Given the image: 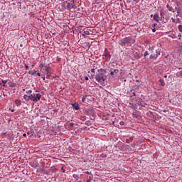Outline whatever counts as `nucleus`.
<instances>
[{
  "instance_id": "obj_1",
  "label": "nucleus",
  "mask_w": 182,
  "mask_h": 182,
  "mask_svg": "<svg viewBox=\"0 0 182 182\" xmlns=\"http://www.w3.org/2000/svg\"><path fill=\"white\" fill-rule=\"evenodd\" d=\"M156 48V46H149L148 48L149 51H145V53H144V56H149V55H150L149 58L150 59H156L159 58V56H160V49L156 50L154 49Z\"/></svg>"
},
{
  "instance_id": "obj_2",
  "label": "nucleus",
  "mask_w": 182,
  "mask_h": 182,
  "mask_svg": "<svg viewBox=\"0 0 182 182\" xmlns=\"http://www.w3.org/2000/svg\"><path fill=\"white\" fill-rule=\"evenodd\" d=\"M136 42V40L133 38L132 36L125 37L123 39L120 41V45L121 46H125L126 44L129 43L131 45H133Z\"/></svg>"
},
{
  "instance_id": "obj_3",
  "label": "nucleus",
  "mask_w": 182,
  "mask_h": 182,
  "mask_svg": "<svg viewBox=\"0 0 182 182\" xmlns=\"http://www.w3.org/2000/svg\"><path fill=\"white\" fill-rule=\"evenodd\" d=\"M42 97V95L40 93L36 94V97H35V94H31L28 95L29 100H32V102H34V103H36V102H39Z\"/></svg>"
},
{
  "instance_id": "obj_4",
  "label": "nucleus",
  "mask_w": 182,
  "mask_h": 182,
  "mask_svg": "<svg viewBox=\"0 0 182 182\" xmlns=\"http://www.w3.org/2000/svg\"><path fill=\"white\" fill-rule=\"evenodd\" d=\"M111 58L112 55H110V52H109V50L107 48H105L104 51V55H102V59H104V60H105L106 62H109Z\"/></svg>"
},
{
  "instance_id": "obj_5",
  "label": "nucleus",
  "mask_w": 182,
  "mask_h": 182,
  "mask_svg": "<svg viewBox=\"0 0 182 182\" xmlns=\"http://www.w3.org/2000/svg\"><path fill=\"white\" fill-rule=\"evenodd\" d=\"M160 15H161V18L159 14H156L154 16L153 14H151V18H153L154 21H156V22H159L162 19H164V17H163V12H161Z\"/></svg>"
},
{
  "instance_id": "obj_6",
  "label": "nucleus",
  "mask_w": 182,
  "mask_h": 182,
  "mask_svg": "<svg viewBox=\"0 0 182 182\" xmlns=\"http://www.w3.org/2000/svg\"><path fill=\"white\" fill-rule=\"evenodd\" d=\"M136 104H138L139 106H141L142 107H146V106H147L146 101H144L143 98L138 97L136 99Z\"/></svg>"
},
{
  "instance_id": "obj_7",
  "label": "nucleus",
  "mask_w": 182,
  "mask_h": 182,
  "mask_svg": "<svg viewBox=\"0 0 182 182\" xmlns=\"http://www.w3.org/2000/svg\"><path fill=\"white\" fill-rule=\"evenodd\" d=\"M95 80L99 83H101V85L103 86V82H105V77L102 75H100V74L97 75L95 76Z\"/></svg>"
},
{
  "instance_id": "obj_8",
  "label": "nucleus",
  "mask_w": 182,
  "mask_h": 182,
  "mask_svg": "<svg viewBox=\"0 0 182 182\" xmlns=\"http://www.w3.org/2000/svg\"><path fill=\"white\" fill-rule=\"evenodd\" d=\"M175 9L178 14L176 17L177 18V16H180L182 18V7H176Z\"/></svg>"
},
{
  "instance_id": "obj_9",
  "label": "nucleus",
  "mask_w": 182,
  "mask_h": 182,
  "mask_svg": "<svg viewBox=\"0 0 182 182\" xmlns=\"http://www.w3.org/2000/svg\"><path fill=\"white\" fill-rule=\"evenodd\" d=\"M43 70L46 72V75L48 77L50 76V73H52V68L51 67H45Z\"/></svg>"
},
{
  "instance_id": "obj_10",
  "label": "nucleus",
  "mask_w": 182,
  "mask_h": 182,
  "mask_svg": "<svg viewBox=\"0 0 182 182\" xmlns=\"http://www.w3.org/2000/svg\"><path fill=\"white\" fill-rule=\"evenodd\" d=\"M67 8L68 9H73V8H76V6L74 5L73 3H68Z\"/></svg>"
},
{
  "instance_id": "obj_11",
  "label": "nucleus",
  "mask_w": 182,
  "mask_h": 182,
  "mask_svg": "<svg viewBox=\"0 0 182 182\" xmlns=\"http://www.w3.org/2000/svg\"><path fill=\"white\" fill-rule=\"evenodd\" d=\"M114 73L117 75V73H119V70L114 69L113 71H110L111 76H114Z\"/></svg>"
},
{
  "instance_id": "obj_12",
  "label": "nucleus",
  "mask_w": 182,
  "mask_h": 182,
  "mask_svg": "<svg viewBox=\"0 0 182 182\" xmlns=\"http://www.w3.org/2000/svg\"><path fill=\"white\" fill-rule=\"evenodd\" d=\"M73 107H74L76 110H79L80 109V107H79V104L77 102L72 105Z\"/></svg>"
},
{
  "instance_id": "obj_13",
  "label": "nucleus",
  "mask_w": 182,
  "mask_h": 182,
  "mask_svg": "<svg viewBox=\"0 0 182 182\" xmlns=\"http://www.w3.org/2000/svg\"><path fill=\"white\" fill-rule=\"evenodd\" d=\"M166 8H167V9H168V11H170V12H173L174 13V8L170 6V5L167 4Z\"/></svg>"
},
{
  "instance_id": "obj_14",
  "label": "nucleus",
  "mask_w": 182,
  "mask_h": 182,
  "mask_svg": "<svg viewBox=\"0 0 182 182\" xmlns=\"http://www.w3.org/2000/svg\"><path fill=\"white\" fill-rule=\"evenodd\" d=\"M99 73H100V75H105L106 73V70L100 68V70H98Z\"/></svg>"
},
{
  "instance_id": "obj_15",
  "label": "nucleus",
  "mask_w": 182,
  "mask_h": 182,
  "mask_svg": "<svg viewBox=\"0 0 182 182\" xmlns=\"http://www.w3.org/2000/svg\"><path fill=\"white\" fill-rule=\"evenodd\" d=\"M129 107L132 109H136V107H137V105L130 102Z\"/></svg>"
},
{
  "instance_id": "obj_16",
  "label": "nucleus",
  "mask_w": 182,
  "mask_h": 182,
  "mask_svg": "<svg viewBox=\"0 0 182 182\" xmlns=\"http://www.w3.org/2000/svg\"><path fill=\"white\" fill-rule=\"evenodd\" d=\"M14 103H15L16 106H21V102L19 100H16L14 101Z\"/></svg>"
},
{
  "instance_id": "obj_17",
  "label": "nucleus",
  "mask_w": 182,
  "mask_h": 182,
  "mask_svg": "<svg viewBox=\"0 0 182 182\" xmlns=\"http://www.w3.org/2000/svg\"><path fill=\"white\" fill-rule=\"evenodd\" d=\"M171 21L173 23H178V21H180V18H171Z\"/></svg>"
},
{
  "instance_id": "obj_18",
  "label": "nucleus",
  "mask_w": 182,
  "mask_h": 182,
  "mask_svg": "<svg viewBox=\"0 0 182 182\" xmlns=\"http://www.w3.org/2000/svg\"><path fill=\"white\" fill-rule=\"evenodd\" d=\"M39 68H40V69L44 70L45 68H48V66L45 65V63H41V64L39 65Z\"/></svg>"
},
{
  "instance_id": "obj_19",
  "label": "nucleus",
  "mask_w": 182,
  "mask_h": 182,
  "mask_svg": "<svg viewBox=\"0 0 182 182\" xmlns=\"http://www.w3.org/2000/svg\"><path fill=\"white\" fill-rule=\"evenodd\" d=\"M10 87H16V84L12 82L9 83Z\"/></svg>"
},
{
  "instance_id": "obj_20",
  "label": "nucleus",
  "mask_w": 182,
  "mask_h": 182,
  "mask_svg": "<svg viewBox=\"0 0 182 182\" xmlns=\"http://www.w3.org/2000/svg\"><path fill=\"white\" fill-rule=\"evenodd\" d=\"M23 99H24V100H26V102H29V95H23Z\"/></svg>"
},
{
  "instance_id": "obj_21",
  "label": "nucleus",
  "mask_w": 182,
  "mask_h": 182,
  "mask_svg": "<svg viewBox=\"0 0 182 182\" xmlns=\"http://www.w3.org/2000/svg\"><path fill=\"white\" fill-rule=\"evenodd\" d=\"M159 83L160 86H164V85H166V83L164 82V80L163 79L159 80Z\"/></svg>"
},
{
  "instance_id": "obj_22",
  "label": "nucleus",
  "mask_w": 182,
  "mask_h": 182,
  "mask_svg": "<svg viewBox=\"0 0 182 182\" xmlns=\"http://www.w3.org/2000/svg\"><path fill=\"white\" fill-rule=\"evenodd\" d=\"M28 73L29 75H32L33 76V75H36L37 71L33 70V71H29Z\"/></svg>"
},
{
  "instance_id": "obj_23",
  "label": "nucleus",
  "mask_w": 182,
  "mask_h": 182,
  "mask_svg": "<svg viewBox=\"0 0 182 182\" xmlns=\"http://www.w3.org/2000/svg\"><path fill=\"white\" fill-rule=\"evenodd\" d=\"M133 141V136L126 139V143H132Z\"/></svg>"
},
{
  "instance_id": "obj_24",
  "label": "nucleus",
  "mask_w": 182,
  "mask_h": 182,
  "mask_svg": "<svg viewBox=\"0 0 182 182\" xmlns=\"http://www.w3.org/2000/svg\"><path fill=\"white\" fill-rule=\"evenodd\" d=\"M1 83H3V86L5 87V85H6V83H8V80H1Z\"/></svg>"
},
{
  "instance_id": "obj_25",
  "label": "nucleus",
  "mask_w": 182,
  "mask_h": 182,
  "mask_svg": "<svg viewBox=\"0 0 182 182\" xmlns=\"http://www.w3.org/2000/svg\"><path fill=\"white\" fill-rule=\"evenodd\" d=\"M80 120H82V122H85V120H86V116L81 115L80 116Z\"/></svg>"
},
{
  "instance_id": "obj_26",
  "label": "nucleus",
  "mask_w": 182,
  "mask_h": 182,
  "mask_svg": "<svg viewBox=\"0 0 182 182\" xmlns=\"http://www.w3.org/2000/svg\"><path fill=\"white\" fill-rule=\"evenodd\" d=\"M92 178H93V176H88V179L87 180V182H92Z\"/></svg>"
},
{
  "instance_id": "obj_27",
  "label": "nucleus",
  "mask_w": 182,
  "mask_h": 182,
  "mask_svg": "<svg viewBox=\"0 0 182 182\" xmlns=\"http://www.w3.org/2000/svg\"><path fill=\"white\" fill-rule=\"evenodd\" d=\"M84 35H90V32H89L87 30H85Z\"/></svg>"
},
{
  "instance_id": "obj_28",
  "label": "nucleus",
  "mask_w": 182,
  "mask_h": 182,
  "mask_svg": "<svg viewBox=\"0 0 182 182\" xmlns=\"http://www.w3.org/2000/svg\"><path fill=\"white\" fill-rule=\"evenodd\" d=\"M73 177L75 181H77V175L74 174V175L73 176Z\"/></svg>"
},
{
  "instance_id": "obj_29",
  "label": "nucleus",
  "mask_w": 182,
  "mask_h": 182,
  "mask_svg": "<svg viewBox=\"0 0 182 182\" xmlns=\"http://www.w3.org/2000/svg\"><path fill=\"white\" fill-rule=\"evenodd\" d=\"M178 29L179 32H182V25H179L178 26Z\"/></svg>"
},
{
  "instance_id": "obj_30",
  "label": "nucleus",
  "mask_w": 182,
  "mask_h": 182,
  "mask_svg": "<svg viewBox=\"0 0 182 182\" xmlns=\"http://www.w3.org/2000/svg\"><path fill=\"white\" fill-rule=\"evenodd\" d=\"M180 52L182 53V43L179 44Z\"/></svg>"
},
{
  "instance_id": "obj_31",
  "label": "nucleus",
  "mask_w": 182,
  "mask_h": 182,
  "mask_svg": "<svg viewBox=\"0 0 182 182\" xmlns=\"http://www.w3.org/2000/svg\"><path fill=\"white\" fill-rule=\"evenodd\" d=\"M85 100H86V97L83 96V97H82V103H85Z\"/></svg>"
},
{
  "instance_id": "obj_32",
  "label": "nucleus",
  "mask_w": 182,
  "mask_h": 182,
  "mask_svg": "<svg viewBox=\"0 0 182 182\" xmlns=\"http://www.w3.org/2000/svg\"><path fill=\"white\" fill-rule=\"evenodd\" d=\"M75 124H73V123H70V124H69V127H70V129H73V125H74Z\"/></svg>"
},
{
  "instance_id": "obj_33",
  "label": "nucleus",
  "mask_w": 182,
  "mask_h": 182,
  "mask_svg": "<svg viewBox=\"0 0 182 182\" xmlns=\"http://www.w3.org/2000/svg\"><path fill=\"white\" fill-rule=\"evenodd\" d=\"M85 124H86L87 126H90V124H91L90 121H87V122H85Z\"/></svg>"
},
{
  "instance_id": "obj_34",
  "label": "nucleus",
  "mask_w": 182,
  "mask_h": 182,
  "mask_svg": "<svg viewBox=\"0 0 182 182\" xmlns=\"http://www.w3.org/2000/svg\"><path fill=\"white\" fill-rule=\"evenodd\" d=\"M27 95H32V90L26 91Z\"/></svg>"
},
{
  "instance_id": "obj_35",
  "label": "nucleus",
  "mask_w": 182,
  "mask_h": 182,
  "mask_svg": "<svg viewBox=\"0 0 182 182\" xmlns=\"http://www.w3.org/2000/svg\"><path fill=\"white\" fill-rule=\"evenodd\" d=\"M25 69L26 70H28V69H29V67L28 66V65H24Z\"/></svg>"
},
{
  "instance_id": "obj_36",
  "label": "nucleus",
  "mask_w": 182,
  "mask_h": 182,
  "mask_svg": "<svg viewBox=\"0 0 182 182\" xmlns=\"http://www.w3.org/2000/svg\"><path fill=\"white\" fill-rule=\"evenodd\" d=\"M119 124H120L121 126H124V122H123V121L120 122H119Z\"/></svg>"
},
{
  "instance_id": "obj_37",
  "label": "nucleus",
  "mask_w": 182,
  "mask_h": 182,
  "mask_svg": "<svg viewBox=\"0 0 182 182\" xmlns=\"http://www.w3.org/2000/svg\"><path fill=\"white\" fill-rule=\"evenodd\" d=\"M75 8H76L77 9V12H80V8H77V7H75Z\"/></svg>"
},
{
  "instance_id": "obj_38",
  "label": "nucleus",
  "mask_w": 182,
  "mask_h": 182,
  "mask_svg": "<svg viewBox=\"0 0 182 182\" xmlns=\"http://www.w3.org/2000/svg\"><path fill=\"white\" fill-rule=\"evenodd\" d=\"M95 70H96L95 68H92V70H91V72L92 73H95Z\"/></svg>"
},
{
  "instance_id": "obj_39",
  "label": "nucleus",
  "mask_w": 182,
  "mask_h": 182,
  "mask_svg": "<svg viewBox=\"0 0 182 182\" xmlns=\"http://www.w3.org/2000/svg\"><path fill=\"white\" fill-rule=\"evenodd\" d=\"M85 80H89V77L87 76L85 77Z\"/></svg>"
},
{
  "instance_id": "obj_40",
  "label": "nucleus",
  "mask_w": 182,
  "mask_h": 182,
  "mask_svg": "<svg viewBox=\"0 0 182 182\" xmlns=\"http://www.w3.org/2000/svg\"><path fill=\"white\" fill-rule=\"evenodd\" d=\"M36 74L37 75V76H41V73H36Z\"/></svg>"
},
{
  "instance_id": "obj_41",
  "label": "nucleus",
  "mask_w": 182,
  "mask_h": 182,
  "mask_svg": "<svg viewBox=\"0 0 182 182\" xmlns=\"http://www.w3.org/2000/svg\"><path fill=\"white\" fill-rule=\"evenodd\" d=\"M85 174H92V173L90 172H89V171H86Z\"/></svg>"
},
{
  "instance_id": "obj_42",
  "label": "nucleus",
  "mask_w": 182,
  "mask_h": 182,
  "mask_svg": "<svg viewBox=\"0 0 182 182\" xmlns=\"http://www.w3.org/2000/svg\"><path fill=\"white\" fill-rule=\"evenodd\" d=\"M152 32H154V33L156 32V28H155L152 29Z\"/></svg>"
},
{
  "instance_id": "obj_43",
  "label": "nucleus",
  "mask_w": 182,
  "mask_h": 182,
  "mask_svg": "<svg viewBox=\"0 0 182 182\" xmlns=\"http://www.w3.org/2000/svg\"><path fill=\"white\" fill-rule=\"evenodd\" d=\"M61 170H63V173H65V169L63 168V167L61 168Z\"/></svg>"
},
{
  "instance_id": "obj_44",
  "label": "nucleus",
  "mask_w": 182,
  "mask_h": 182,
  "mask_svg": "<svg viewBox=\"0 0 182 182\" xmlns=\"http://www.w3.org/2000/svg\"><path fill=\"white\" fill-rule=\"evenodd\" d=\"M43 80H45V75L42 77Z\"/></svg>"
},
{
  "instance_id": "obj_45",
  "label": "nucleus",
  "mask_w": 182,
  "mask_h": 182,
  "mask_svg": "<svg viewBox=\"0 0 182 182\" xmlns=\"http://www.w3.org/2000/svg\"><path fill=\"white\" fill-rule=\"evenodd\" d=\"M86 129H87V127H85L83 128V130H86Z\"/></svg>"
},
{
  "instance_id": "obj_46",
  "label": "nucleus",
  "mask_w": 182,
  "mask_h": 182,
  "mask_svg": "<svg viewBox=\"0 0 182 182\" xmlns=\"http://www.w3.org/2000/svg\"><path fill=\"white\" fill-rule=\"evenodd\" d=\"M23 137H26V134H23Z\"/></svg>"
},
{
  "instance_id": "obj_47",
  "label": "nucleus",
  "mask_w": 182,
  "mask_h": 182,
  "mask_svg": "<svg viewBox=\"0 0 182 182\" xmlns=\"http://www.w3.org/2000/svg\"><path fill=\"white\" fill-rule=\"evenodd\" d=\"M178 38H181V34H178Z\"/></svg>"
},
{
  "instance_id": "obj_48",
  "label": "nucleus",
  "mask_w": 182,
  "mask_h": 182,
  "mask_svg": "<svg viewBox=\"0 0 182 182\" xmlns=\"http://www.w3.org/2000/svg\"><path fill=\"white\" fill-rule=\"evenodd\" d=\"M132 94L134 95V96H136V92H132Z\"/></svg>"
},
{
  "instance_id": "obj_49",
  "label": "nucleus",
  "mask_w": 182,
  "mask_h": 182,
  "mask_svg": "<svg viewBox=\"0 0 182 182\" xmlns=\"http://www.w3.org/2000/svg\"><path fill=\"white\" fill-rule=\"evenodd\" d=\"M150 114H153V112L151 111H149Z\"/></svg>"
},
{
  "instance_id": "obj_50",
  "label": "nucleus",
  "mask_w": 182,
  "mask_h": 182,
  "mask_svg": "<svg viewBox=\"0 0 182 182\" xmlns=\"http://www.w3.org/2000/svg\"><path fill=\"white\" fill-rule=\"evenodd\" d=\"M39 92V91H38V90H36V93H38Z\"/></svg>"
},
{
  "instance_id": "obj_51",
  "label": "nucleus",
  "mask_w": 182,
  "mask_h": 182,
  "mask_svg": "<svg viewBox=\"0 0 182 182\" xmlns=\"http://www.w3.org/2000/svg\"><path fill=\"white\" fill-rule=\"evenodd\" d=\"M11 112L14 113L15 112V110L12 109Z\"/></svg>"
},
{
  "instance_id": "obj_52",
  "label": "nucleus",
  "mask_w": 182,
  "mask_h": 182,
  "mask_svg": "<svg viewBox=\"0 0 182 182\" xmlns=\"http://www.w3.org/2000/svg\"><path fill=\"white\" fill-rule=\"evenodd\" d=\"M87 46L89 45V43H86Z\"/></svg>"
},
{
  "instance_id": "obj_53",
  "label": "nucleus",
  "mask_w": 182,
  "mask_h": 182,
  "mask_svg": "<svg viewBox=\"0 0 182 182\" xmlns=\"http://www.w3.org/2000/svg\"><path fill=\"white\" fill-rule=\"evenodd\" d=\"M31 66H32V68H33V66H35V65H32Z\"/></svg>"
},
{
  "instance_id": "obj_54",
  "label": "nucleus",
  "mask_w": 182,
  "mask_h": 182,
  "mask_svg": "<svg viewBox=\"0 0 182 182\" xmlns=\"http://www.w3.org/2000/svg\"><path fill=\"white\" fill-rule=\"evenodd\" d=\"M179 41H181V38H179Z\"/></svg>"
},
{
  "instance_id": "obj_55",
  "label": "nucleus",
  "mask_w": 182,
  "mask_h": 182,
  "mask_svg": "<svg viewBox=\"0 0 182 182\" xmlns=\"http://www.w3.org/2000/svg\"><path fill=\"white\" fill-rule=\"evenodd\" d=\"M23 92H25V89H23Z\"/></svg>"
},
{
  "instance_id": "obj_56",
  "label": "nucleus",
  "mask_w": 182,
  "mask_h": 182,
  "mask_svg": "<svg viewBox=\"0 0 182 182\" xmlns=\"http://www.w3.org/2000/svg\"><path fill=\"white\" fill-rule=\"evenodd\" d=\"M164 77H167V75H165Z\"/></svg>"
},
{
  "instance_id": "obj_57",
  "label": "nucleus",
  "mask_w": 182,
  "mask_h": 182,
  "mask_svg": "<svg viewBox=\"0 0 182 182\" xmlns=\"http://www.w3.org/2000/svg\"><path fill=\"white\" fill-rule=\"evenodd\" d=\"M156 26V24H154V27Z\"/></svg>"
},
{
  "instance_id": "obj_58",
  "label": "nucleus",
  "mask_w": 182,
  "mask_h": 182,
  "mask_svg": "<svg viewBox=\"0 0 182 182\" xmlns=\"http://www.w3.org/2000/svg\"><path fill=\"white\" fill-rule=\"evenodd\" d=\"M35 97H36V94H35Z\"/></svg>"
}]
</instances>
